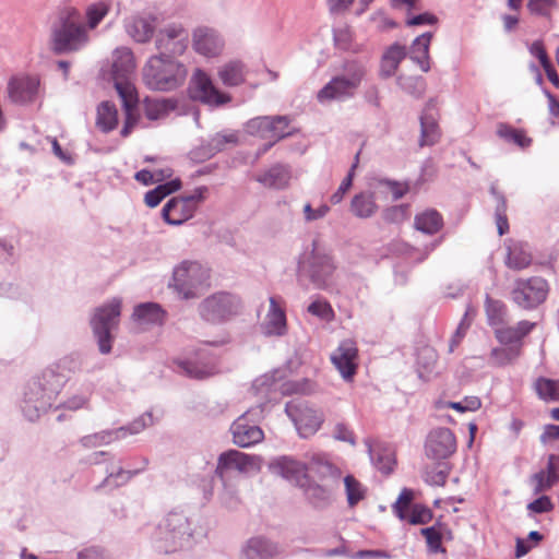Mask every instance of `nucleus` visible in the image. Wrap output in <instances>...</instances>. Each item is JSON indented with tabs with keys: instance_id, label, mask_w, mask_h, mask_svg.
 <instances>
[{
	"instance_id": "nucleus-13",
	"label": "nucleus",
	"mask_w": 559,
	"mask_h": 559,
	"mask_svg": "<svg viewBox=\"0 0 559 559\" xmlns=\"http://www.w3.org/2000/svg\"><path fill=\"white\" fill-rule=\"evenodd\" d=\"M547 292V282L542 277L516 280L512 290V300L523 309H532L546 299Z\"/></svg>"
},
{
	"instance_id": "nucleus-50",
	"label": "nucleus",
	"mask_w": 559,
	"mask_h": 559,
	"mask_svg": "<svg viewBox=\"0 0 559 559\" xmlns=\"http://www.w3.org/2000/svg\"><path fill=\"white\" fill-rule=\"evenodd\" d=\"M307 310L312 316L318 317L319 319L328 322L332 321L335 316L332 306L325 299L321 298L312 301L308 306Z\"/></svg>"
},
{
	"instance_id": "nucleus-2",
	"label": "nucleus",
	"mask_w": 559,
	"mask_h": 559,
	"mask_svg": "<svg viewBox=\"0 0 559 559\" xmlns=\"http://www.w3.org/2000/svg\"><path fill=\"white\" fill-rule=\"evenodd\" d=\"M151 544L159 554H174L194 544V530L189 518L179 511L167 513L151 535Z\"/></svg>"
},
{
	"instance_id": "nucleus-64",
	"label": "nucleus",
	"mask_w": 559,
	"mask_h": 559,
	"mask_svg": "<svg viewBox=\"0 0 559 559\" xmlns=\"http://www.w3.org/2000/svg\"><path fill=\"white\" fill-rule=\"evenodd\" d=\"M78 559H109V556L103 548L91 546L79 551Z\"/></svg>"
},
{
	"instance_id": "nucleus-30",
	"label": "nucleus",
	"mask_w": 559,
	"mask_h": 559,
	"mask_svg": "<svg viewBox=\"0 0 559 559\" xmlns=\"http://www.w3.org/2000/svg\"><path fill=\"white\" fill-rule=\"evenodd\" d=\"M443 216L435 209H426L414 217V227L425 235H436L443 228Z\"/></svg>"
},
{
	"instance_id": "nucleus-18",
	"label": "nucleus",
	"mask_w": 559,
	"mask_h": 559,
	"mask_svg": "<svg viewBox=\"0 0 559 559\" xmlns=\"http://www.w3.org/2000/svg\"><path fill=\"white\" fill-rule=\"evenodd\" d=\"M426 454L432 460H444L456 450V440L449 428H437L429 432L426 444Z\"/></svg>"
},
{
	"instance_id": "nucleus-15",
	"label": "nucleus",
	"mask_w": 559,
	"mask_h": 559,
	"mask_svg": "<svg viewBox=\"0 0 559 559\" xmlns=\"http://www.w3.org/2000/svg\"><path fill=\"white\" fill-rule=\"evenodd\" d=\"M189 93L192 99L210 106H221L230 100V96L222 93L202 70L197 69L191 78Z\"/></svg>"
},
{
	"instance_id": "nucleus-43",
	"label": "nucleus",
	"mask_w": 559,
	"mask_h": 559,
	"mask_svg": "<svg viewBox=\"0 0 559 559\" xmlns=\"http://www.w3.org/2000/svg\"><path fill=\"white\" fill-rule=\"evenodd\" d=\"M179 369L190 378L205 379L215 373V367L209 364L200 365L195 361L183 360L178 364Z\"/></svg>"
},
{
	"instance_id": "nucleus-60",
	"label": "nucleus",
	"mask_w": 559,
	"mask_h": 559,
	"mask_svg": "<svg viewBox=\"0 0 559 559\" xmlns=\"http://www.w3.org/2000/svg\"><path fill=\"white\" fill-rule=\"evenodd\" d=\"M503 310L504 306L500 301H495L487 298L486 312L490 325H496L502 322Z\"/></svg>"
},
{
	"instance_id": "nucleus-23",
	"label": "nucleus",
	"mask_w": 559,
	"mask_h": 559,
	"mask_svg": "<svg viewBox=\"0 0 559 559\" xmlns=\"http://www.w3.org/2000/svg\"><path fill=\"white\" fill-rule=\"evenodd\" d=\"M147 463V459H142L140 468L127 469L121 465V460L116 457L114 465L106 466V477L97 486V489H116L128 484L135 475L145 469Z\"/></svg>"
},
{
	"instance_id": "nucleus-17",
	"label": "nucleus",
	"mask_w": 559,
	"mask_h": 559,
	"mask_svg": "<svg viewBox=\"0 0 559 559\" xmlns=\"http://www.w3.org/2000/svg\"><path fill=\"white\" fill-rule=\"evenodd\" d=\"M39 79L28 74L12 75L7 85L8 98L15 104L26 105L36 100Z\"/></svg>"
},
{
	"instance_id": "nucleus-62",
	"label": "nucleus",
	"mask_w": 559,
	"mask_h": 559,
	"mask_svg": "<svg viewBox=\"0 0 559 559\" xmlns=\"http://www.w3.org/2000/svg\"><path fill=\"white\" fill-rule=\"evenodd\" d=\"M496 337L501 344L521 343L515 326H504L496 330Z\"/></svg>"
},
{
	"instance_id": "nucleus-61",
	"label": "nucleus",
	"mask_w": 559,
	"mask_h": 559,
	"mask_svg": "<svg viewBox=\"0 0 559 559\" xmlns=\"http://www.w3.org/2000/svg\"><path fill=\"white\" fill-rule=\"evenodd\" d=\"M497 135L504 140H527L523 130L515 129L506 123H499Z\"/></svg>"
},
{
	"instance_id": "nucleus-55",
	"label": "nucleus",
	"mask_w": 559,
	"mask_h": 559,
	"mask_svg": "<svg viewBox=\"0 0 559 559\" xmlns=\"http://www.w3.org/2000/svg\"><path fill=\"white\" fill-rule=\"evenodd\" d=\"M413 499V492L409 489H403L393 506L394 513L401 519H406V513L409 511L408 507Z\"/></svg>"
},
{
	"instance_id": "nucleus-58",
	"label": "nucleus",
	"mask_w": 559,
	"mask_h": 559,
	"mask_svg": "<svg viewBox=\"0 0 559 559\" xmlns=\"http://www.w3.org/2000/svg\"><path fill=\"white\" fill-rule=\"evenodd\" d=\"M447 405L457 412L464 413L479 409L481 402L477 396H466L460 402H449Z\"/></svg>"
},
{
	"instance_id": "nucleus-33",
	"label": "nucleus",
	"mask_w": 559,
	"mask_h": 559,
	"mask_svg": "<svg viewBox=\"0 0 559 559\" xmlns=\"http://www.w3.org/2000/svg\"><path fill=\"white\" fill-rule=\"evenodd\" d=\"M126 429V427H119L116 429H105L98 432L86 435L80 439V444L84 449H93L102 445H107L116 440L121 439L120 433Z\"/></svg>"
},
{
	"instance_id": "nucleus-47",
	"label": "nucleus",
	"mask_w": 559,
	"mask_h": 559,
	"mask_svg": "<svg viewBox=\"0 0 559 559\" xmlns=\"http://www.w3.org/2000/svg\"><path fill=\"white\" fill-rule=\"evenodd\" d=\"M491 193L496 197L498 204L496 207V224L498 228V234L500 236L504 235L509 230L508 218L506 214L507 204L506 199L502 194L498 193L496 189L491 188Z\"/></svg>"
},
{
	"instance_id": "nucleus-56",
	"label": "nucleus",
	"mask_w": 559,
	"mask_h": 559,
	"mask_svg": "<svg viewBox=\"0 0 559 559\" xmlns=\"http://www.w3.org/2000/svg\"><path fill=\"white\" fill-rule=\"evenodd\" d=\"M151 425H153L152 414L145 413L134 419L129 426H124L127 429L122 431L120 436L123 438L127 436V433L136 435Z\"/></svg>"
},
{
	"instance_id": "nucleus-8",
	"label": "nucleus",
	"mask_w": 559,
	"mask_h": 559,
	"mask_svg": "<svg viewBox=\"0 0 559 559\" xmlns=\"http://www.w3.org/2000/svg\"><path fill=\"white\" fill-rule=\"evenodd\" d=\"M250 136L283 140L289 136H302L301 129L286 116L257 117L246 124Z\"/></svg>"
},
{
	"instance_id": "nucleus-9",
	"label": "nucleus",
	"mask_w": 559,
	"mask_h": 559,
	"mask_svg": "<svg viewBox=\"0 0 559 559\" xmlns=\"http://www.w3.org/2000/svg\"><path fill=\"white\" fill-rule=\"evenodd\" d=\"M209 280L207 270L195 261H183L175 267L173 286L183 299L197 297Z\"/></svg>"
},
{
	"instance_id": "nucleus-42",
	"label": "nucleus",
	"mask_w": 559,
	"mask_h": 559,
	"mask_svg": "<svg viewBox=\"0 0 559 559\" xmlns=\"http://www.w3.org/2000/svg\"><path fill=\"white\" fill-rule=\"evenodd\" d=\"M110 10V4L105 1H99L96 3H92L86 8L85 25L87 27V32L95 29L99 23L104 20V17L108 14Z\"/></svg>"
},
{
	"instance_id": "nucleus-27",
	"label": "nucleus",
	"mask_w": 559,
	"mask_h": 559,
	"mask_svg": "<svg viewBox=\"0 0 559 559\" xmlns=\"http://www.w3.org/2000/svg\"><path fill=\"white\" fill-rule=\"evenodd\" d=\"M372 464L383 474H390L395 464L394 451L391 447L377 442L372 444L369 440L365 441Z\"/></svg>"
},
{
	"instance_id": "nucleus-48",
	"label": "nucleus",
	"mask_w": 559,
	"mask_h": 559,
	"mask_svg": "<svg viewBox=\"0 0 559 559\" xmlns=\"http://www.w3.org/2000/svg\"><path fill=\"white\" fill-rule=\"evenodd\" d=\"M178 38H188V32L180 24H170L159 32L156 45L158 47L170 44V40H177Z\"/></svg>"
},
{
	"instance_id": "nucleus-31",
	"label": "nucleus",
	"mask_w": 559,
	"mask_h": 559,
	"mask_svg": "<svg viewBox=\"0 0 559 559\" xmlns=\"http://www.w3.org/2000/svg\"><path fill=\"white\" fill-rule=\"evenodd\" d=\"M265 335L282 336L287 331L285 312L277 306L276 300L270 298V309L262 325Z\"/></svg>"
},
{
	"instance_id": "nucleus-20",
	"label": "nucleus",
	"mask_w": 559,
	"mask_h": 559,
	"mask_svg": "<svg viewBox=\"0 0 559 559\" xmlns=\"http://www.w3.org/2000/svg\"><path fill=\"white\" fill-rule=\"evenodd\" d=\"M193 49L205 57H217L224 49V40L218 32L207 26H200L192 35Z\"/></svg>"
},
{
	"instance_id": "nucleus-29",
	"label": "nucleus",
	"mask_w": 559,
	"mask_h": 559,
	"mask_svg": "<svg viewBox=\"0 0 559 559\" xmlns=\"http://www.w3.org/2000/svg\"><path fill=\"white\" fill-rule=\"evenodd\" d=\"M292 173L288 166L276 164L255 177L262 186L272 189H285L288 187Z\"/></svg>"
},
{
	"instance_id": "nucleus-19",
	"label": "nucleus",
	"mask_w": 559,
	"mask_h": 559,
	"mask_svg": "<svg viewBox=\"0 0 559 559\" xmlns=\"http://www.w3.org/2000/svg\"><path fill=\"white\" fill-rule=\"evenodd\" d=\"M269 469L272 474L281 476L298 487H305L308 481L305 464L290 456H280L272 460Z\"/></svg>"
},
{
	"instance_id": "nucleus-35",
	"label": "nucleus",
	"mask_w": 559,
	"mask_h": 559,
	"mask_svg": "<svg viewBox=\"0 0 559 559\" xmlns=\"http://www.w3.org/2000/svg\"><path fill=\"white\" fill-rule=\"evenodd\" d=\"M530 52L532 56H534L535 58L538 59L542 68L544 69L545 71V74L547 76V79L549 80V82L556 86V87H559V75L554 67V64L551 63L549 57H548V53L545 49V46L543 44L542 40H535L531 46H530Z\"/></svg>"
},
{
	"instance_id": "nucleus-11",
	"label": "nucleus",
	"mask_w": 559,
	"mask_h": 559,
	"mask_svg": "<svg viewBox=\"0 0 559 559\" xmlns=\"http://www.w3.org/2000/svg\"><path fill=\"white\" fill-rule=\"evenodd\" d=\"M285 412L293 420L298 435L304 439L314 436L325 419L321 409L314 408L301 401L288 402Z\"/></svg>"
},
{
	"instance_id": "nucleus-52",
	"label": "nucleus",
	"mask_w": 559,
	"mask_h": 559,
	"mask_svg": "<svg viewBox=\"0 0 559 559\" xmlns=\"http://www.w3.org/2000/svg\"><path fill=\"white\" fill-rule=\"evenodd\" d=\"M556 4V0H528L526 7L533 15L550 16Z\"/></svg>"
},
{
	"instance_id": "nucleus-6",
	"label": "nucleus",
	"mask_w": 559,
	"mask_h": 559,
	"mask_svg": "<svg viewBox=\"0 0 559 559\" xmlns=\"http://www.w3.org/2000/svg\"><path fill=\"white\" fill-rule=\"evenodd\" d=\"M121 312V300L112 298L107 304L95 309L91 319L93 333L97 340L98 349L106 355L111 352V331L118 325Z\"/></svg>"
},
{
	"instance_id": "nucleus-53",
	"label": "nucleus",
	"mask_w": 559,
	"mask_h": 559,
	"mask_svg": "<svg viewBox=\"0 0 559 559\" xmlns=\"http://www.w3.org/2000/svg\"><path fill=\"white\" fill-rule=\"evenodd\" d=\"M432 519V512L430 509L415 504L412 510L406 513V521L411 524H426Z\"/></svg>"
},
{
	"instance_id": "nucleus-1",
	"label": "nucleus",
	"mask_w": 559,
	"mask_h": 559,
	"mask_svg": "<svg viewBox=\"0 0 559 559\" xmlns=\"http://www.w3.org/2000/svg\"><path fill=\"white\" fill-rule=\"evenodd\" d=\"M64 376L52 369H46L40 376L33 378L25 386L21 409L29 421L37 420L55 403L63 384Z\"/></svg>"
},
{
	"instance_id": "nucleus-34",
	"label": "nucleus",
	"mask_w": 559,
	"mask_h": 559,
	"mask_svg": "<svg viewBox=\"0 0 559 559\" xmlns=\"http://www.w3.org/2000/svg\"><path fill=\"white\" fill-rule=\"evenodd\" d=\"M218 78L227 86L240 85L246 79V67L239 60H231L218 70Z\"/></svg>"
},
{
	"instance_id": "nucleus-3",
	"label": "nucleus",
	"mask_w": 559,
	"mask_h": 559,
	"mask_svg": "<svg viewBox=\"0 0 559 559\" xmlns=\"http://www.w3.org/2000/svg\"><path fill=\"white\" fill-rule=\"evenodd\" d=\"M90 41L83 15L74 7L62 9L51 27V46L57 53L75 52Z\"/></svg>"
},
{
	"instance_id": "nucleus-5",
	"label": "nucleus",
	"mask_w": 559,
	"mask_h": 559,
	"mask_svg": "<svg viewBox=\"0 0 559 559\" xmlns=\"http://www.w3.org/2000/svg\"><path fill=\"white\" fill-rule=\"evenodd\" d=\"M243 304L239 296L229 292H217L202 299L198 305V314L206 323L224 324L242 311Z\"/></svg>"
},
{
	"instance_id": "nucleus-57",
	"label": "nucleus",
	"mask_w": 559,
	"mask_h": 559,
	"mask_svg": "<svg viewBox=\"0 0 559 559\" xmlns=\"http://www.w3.org/2000/svg\"><path fill=\"white\" fill-rule=\"evenodd\" d=\"M188 38H178L177 40H170V44L158 46L157 48L162 51L165 58L173 56L182 55L187 48Z\"/></svg>"
},
{
	"instance_id": "nucleus-44",
	"label": "nucleus",
	"mask_w": 559,
	"mask_h": 559,
	"mask_svg": "<svg viewBox=\"0 0 559 559\" xmlns=\"http://www.w3.org/2000/svg\"><path fill=\"white\" fill-rule=\"evenodd\" d=\"M344 485L349 507L356 506L365 498L366 489L354 476L347 475L344 478Z\"/></svg>"
},
{
	"instance_id": "nucleus-51",
	"label": "nucleus",
	"mask_w": 559,
	"mask_h": 559,
	"mask_svg": "<svg viewBox=\"0 0 559 559\" xmlns=\"http://www.w3.org/2000/svg\"><path fill=\"white\" fill-rule=\"evenodd\" d=\"M359 154L360 152H357L356 155H355V162L354 164L352 165L347 176L343 179L342 183L340 185L338 189L336 190V192H334L332 195H331V202L333 204H337L340 203L343 198H344V194L346 193V191L352 187V183H353V178H354V170L355 168L357 167L358 165V162H359Z\"/></svg>"
},
{
	"instance_id": "nucleus-24",
	"label": "nucleus",
	"mask_w": 559,
	"mask_h": 559,
	"mask_svg": "<svg viewBox=\"0 0 559 559\" xmlns=\"http://www.w3.org/2000/svg\"><path fill=\"white\" fill-rule=\"evenodd\" d=\"M116 88L126 110V121L121 130V135L126 138L139 124V117L135 112L138 96L134 87L129 83L118 82L116 83Z\"/></svg>"
},
{
	"instance_id": "nucleus-37",
	"label": "nucleus",
	"mask_w": 559,
	"mask_h": 559,
	"mask_svg": "<svg viewBox=\"0 0 559 559\" xmlns=\"http://www.w3.org/2000/svg\"><path fill=\"white\" fill-rule=\"evenodd\" d=\"M432 39V33H424L418 36L412 45V59L420 64V68L427 72L429 70V46Z\"/></svg>"
},
{
	"instance_id": "nucleus-4",
	"label": "nucleus",
	"mask_w": 559,
	"mask_h": 559,
	"mask_svg": "<svg viewBox=\"0 0 559 559\" xmlns=\"http://www.w3.org/2000/svg\"><path fill=\"white\" fill-rule=\"evenodd\" d=\"M335 269L332 257L317 241H312L311 250H306L299 257L297 280L299 283L309 281L317 289H326Z\"/></svg>"
},
{
	"instance_id": "nucleus-39",
	"label": "nucleus",
	"mask_w": 559,
	"mask_h": 559,
	"mask_svg": "<svg viewBox=\"0 0 559 559\" xmlns=\"http://www.w3.org/2000/svg\"><path fill=\"white\" fill-rule=\"evenodd\" d=\"M118 122V112L114 104L103 102L97 108L96 126L104 132L116 128Z\"/></svg>"
},
{
	"instance_id": "nucleus-54",
	"label": "nucleus",
	"mask_w": 559,
	"mask_h": 559,
	"mask_svg": "<svg viewBox=\"0 0 559 559\" xmlns=\"http://www.w3.org/2000/svg\"><path fill=\"white\" fill-rule=\"evenodd\" d=\"M218 148L214 147L211 142H202L189 153V157L194 163H203L215 155Z\"/></svg>"
},
{
	"instance_id": "nucleus-28",
	"label": "nucleus",
	"mask_w": 559,
	"mask_h": 559,
	"mask_svg": "<svg viewBox=\"0 0 559 559\" xmlns=\"http://www.w3.org/2000/svg\"><path fill=\"white\" fill-rule=\"evenodd\" d=\"M253 465V457L237 450L223 452L217 462L216 473L223 476L225 471L246 472Z\"/></svg>"
},
{
	"instance_id": "nucleus-59",
	"label": "nucleus",
	"mask_w": 559,
	"mask_h": 559,
	"mask_svg": "<svg viewBox=\"0 0 559 559\" xmlns=\"http://www.w3.org/2000/svg\"><path fill=\"white\" fill-rule=\"evenodd\" d=\"M520 355V348H493L491 350V358L495 360L497 365H504L513 359H515Z\"/></svg>"
},
{
	"instance_id": "nucleus-32",
	"label": "nucleus",
	"mask_w": 559,
	"mask_h": 559,
	"mask_svg": "<svg viewBox=\"0 0 559 559\" xmlns=\"http://www.w3.org/2000/svg\"><path fill=\"white\" fill-rule=\"evenodd\" d=\"M165 311L158 304L145 302L134 308L132 318L140 325L162 324Z\"/></svg>"
},
{
	"instance_id": "nucleus-21",
	"label": "nucleus",
	"mask_w": 559,
	"mask_h": 559,
	"mask_svg": "<svg viewBox=\"0 0 559 559\" xmlns=\"http://www.w3.org/2000/svg\"><path fill=\"white\" fill-rule=\"evenodd\" d=\"M356 344L350 340L341 342L335 352L331 355V360L335 368L340 371L344 380H350L356 373L357 358Z\"/></svg>"
},
{
	"instance_id": "nucleus-7",
	"label": "nucleus",
	"mask_w": 559,
	"mask_h": 559,
	"mask_svg": "<svg viewBox=\"0 0 559 559\" xmlns=\"http://www.w3.org/2000/svg\"><path fill=\"white\" fill-rule=\"evenodd\" d=\"M143 75L152 88L169 90L185 79L186 70L169 58L153 57L144 67Z\"/></svg>"
},
{
	"instance_id": "nucleus-40",
	"label": "nucleus",
	"mask_w": 559,
	"mask_h": 559,
	"mask_svg": "<svg viewBox=\"0 0 559 559\" xmlns=\"http://www.w3.org/2000/svg\"><path fill=\"white\" fill-rule=\"evenodd\" d=\"M173 168L163 166L150 169H142L134 175V179L144 186H150L155 182H162L173 176Z\"/></svg>"
},
{
	"instance_id": "nucleus-41",
	"label": "nucleus",
	"mask_w": 559,
	"mask_h": 559,
	"mask_svg": "<svg viewBox=\"0 0 559 559\" xmlns=\"http://www.w3.org/2000/svg\"><path fill=\"white\" fill-rule=\"evenodd\" d=\"M174 109L175 105L167 99L146 98L144 100V114L150 120L162 119Z\"/></svg>"
},
{
	"instance_id": "nucleus-38",
	"label": "nucleus",
	"mask_w": 559,
	"mask_h": 559,
	"mask_svg": "<svg viewBox=\"0 0 559 559\" xmlns=\"http://www.w3.org/2000/svg\"><path fill=\"white\" fill-rule=\"evenodd\" d=\"M378 210L373 195L370 193H359L350 202V211L359 218L371 217Z\"/></svg>"
},
{
	"instance_id": "nucleus-22",
	"label": "nucleus",
	"mask_w": 559,
	"mask_h": 559,
	"mask_svg": "<svg viewBox=\"0 0 559 559\" xmlns=\"http://www.w3.org/2000/svg\"><path fill=\"white\" fill-rule=\"evenodd\" d=\"M282 554L283 549L277 543L257 536L242 546L240 559H275Z\"/></svg>"
},
{
	"instance_id": "nucleus-46",
	"label": "nucleus",
	"mask_w": 559,
	"mask_h": 559,
	"mask_svg": "<svg viewBox=\"0 0 559 559\" xmlns=\"http://www.w3.org/2000/svg\"><path fill=\"white\" fill-rule=\"evenodd\" d=\"M423 140H435L441 136V130L437 117L429 110L420 117Z\"/></svg>"
},
{
	"instance_id": "nucleus-10",
	"label": "nucleus",
	"mask_w": 559,
	"mask_h": 559,
	"mask_svg": "<svg viewBox=\"0 0 559 559\" xmlns=\"http://www.w3.org/2000/svg\"><path fill=\"white\" fill-rule=\"evenodd\" d=\"M207 192V187L201 186L189 195L171 198L163 207V218L169 225L183 224L193 217L199 205L205 200Z\"/></svg>"
},
{
	"instance_id": "nucleus-49",
	"label": "nucleus",
	"mask_w": 559,
	"mask_h": 559,
	"mask_svg": "<svg viewBox=\"0 0 559 559\" xmlns=\"http://www.w3.org/2000/svg\"><path fill=\"white\" fill-rule=\"evenodd\" d=\"M420 534L426 538L427 546L429 551L437 554V552H444L445 549L442 547V535L438 527L436 526H429L421 528Z\"/></svg>"
},
{
	"instance_id": "nucleus-16",
	"label": "nucleus",
	"mask_w": 559,
	"mask_h": 559,
	"mask_svg": "<svg viewBox=\"0 0 559 559\" xmlns=\"http://www.w3.org/2000/svg\"><path fill=\"white\" fill-rule=\"evenodd\" d=\"M364 75V68L357 66L348 73V75H341L332 79L322 90L319 91V102L352 96L355 90L359 86Z\"/></svg>"
},
{
	"instance_id": "nucleus-63",
	"label": "nucleus",
	"mask_w": 559,
	"mask_h": 559,
	"mask_svg": "<svg viewBox=\"0 0 559 559\" xmlns=\"http://www.w3.org/2000/svg\"><path fill=\"white\" fill-rule=\"evenodd\" d=\"M436 361H437V356L432 348L426 347L419 352L418 358H417V364L419 366H423L425 368V370L431 371Z\"/></svg>"
},
{
	"instance_id": "nucleus-14",
	"label": "nucleus",
	"mask_w": 559,
	"mask_h": 559,
	"mask_svg": "<svg viewBox=\"0 0 559 559\" xmlns=\"http://www.w3.org/2000/svg\"><path fill=\"white\" fill-rule=\"evenodd\" d=\"M320 474L323 477H328L326 484L319 485L307 483L306 486L302 487L306 498L317 508L325 507L331 502L334 489L337 487L341 478L340 469L330 463H324L320 466Z\"/></svg>"
},
{
	"instance_id": "nucleus-25",
	"label": "nucleus",
	"mask_w": 559,
	"mask_h": 559,
	"mask_svg": "<svg viewBox=\"0 0 559 559\" xmlns=\"http://www.w3.org/2000/svg\"><path fill=\"white\" fill-rule=\"evenodd\" d=\"M504 248V264L507 267L514 271H521L531 265L533 255L531 248L526 242L509 239L506 241Z\"/></svg>"
},
{
	"instance_id": "nucleus-12",
	"label": "nucleus",
	"mask_w": 559,
	"mask_h": 559,
	"mask_svg": "<svg viewBox=\"0 0 559 559\" xmlns=\"http://www.w3.org/2000/svg\"><path fill=\"white\" fill-rule=\"evenodd\" d=\"M262 413L261 406L253 407L239 416L231 425L233 441L240 448H249L264 438L262 429L255 424Z\"/></svg>"
},
{
	"instance_id": "nucleus-36",
	"label": "nucleus",
	"mask_w": 559,
	"mask_h": 559,
	"mask_svg": "<svg viewBox=\"0 0 559 559\" xmlns=\"http://www.w3.org/2000/svg\"><path fill=\"white\" fill-rule=\"evenodd\" d=\"M406 49L404 46L394 44L384 52L381 60V73L384 76H391L395 73L400 62L405 58Z\"/></svg>"
},
{
	"instance_id": "nucleus-45",
	"label": "nucleus",
	"mask_w": 559,
	"mask_h": 559,
	"mask_svg": "<svg viewBox=\"0 0 559 559\" xmlns=\"http://www.w3.org/2000/svg\"><path fill=\"white\" fill-rule=\"evenodd\" d=\"M535 389L538 396L543 400H559V379L550 380L546 378H539L535 382Z\"/></svg>"
},
{
	"instance_id": "nucleus-26",
	"label": "nucleus",
	"mask_w": 559,
	"mask_h": 559,
	"mask_svg": "<svg viewBox=\"0 0 559 559\" xmlns=\"http://www.w3.org/2000/svg\"><path fill=\"white\" fill-rule=\"evenodd\" d=\"M156 27V17L152 14H139L127 24L128 34L138 43L148 41Z\"/></svg>"
}]
</instances>
